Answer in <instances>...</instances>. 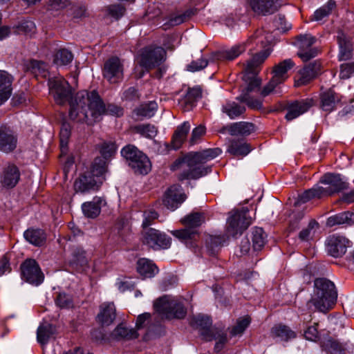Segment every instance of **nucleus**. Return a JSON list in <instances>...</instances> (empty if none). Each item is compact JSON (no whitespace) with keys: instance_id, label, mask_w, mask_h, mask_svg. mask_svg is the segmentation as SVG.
<instances>
[{"instance_id":"f257e3e1","label":"nucleus","mask_w":354,"mask_h":354,"mask_svg":"<svg viewBox=\"0 0 354 354\" xmlns=\"http://www.w3.org/2000/svg\"><path fill=\"white\" fill-rule=\"evenodd\" d=\"M105 113L120 116L122 109L113 105H109L106 109L95 91H82L77 93L75 98L71 102L69 117L76 122L92 125L99 121L101 115Z\"/></svg>"},{"instance_id":"f03ea898","label":"nucleus","mask_w":354,"mask_h":354,"mask_svg":"<svg viewBox=\"0 0 354 354\" xmlns=\"http://www.w3.org/2000/svg\"><path fill=\"white\" fill-rule=\"evenodd\" d=\"M269 55L270 50L268 49L261 50L259 53H256L251 59L248 61L245 68L243 80L246 86L237 99L245 103L251 109L260 110L263 108L262 101L254 98L251 95V93L259 91L261 80L257 76V68L265 61Z\"/></svg>"},{"instance_id":"7ed1b4c3","label":"nucleus","mask_w":354,"mask_h":354,"mask_svg":"<svg viewBox=\"0 0 354 354\" xmlns=\"http://www.w3.org/2000/svg\"><path fill=\"white\" fill-rule=\"evenodd\" d=\"M221 153L218 148L207 149L187 156L181 164L182 171L178 174L179 180L197 179L211 171L210 167L203 165L217 157Z\"/></svg>"},{"instance_id":"20e7f679","label":"nucleus","mask_w":354,"mask_h":354,"mask_svg":"<svg viewBox=\"0 0 354 354\" xmlns=\"http://www.w3.org/2000/svg\"><path fill=\"white\" fill-rule=\"evenodd\" d=\"M337 294L334 283L325 278H318L314 282V292L308 302V306L321 313H326L333 308Z\"/></svg>"},{"instance_id":"39448f33","label":"nucleus","mask_w":354,"mask_h":354,"mask_svg":"<svg viewBox=\"0 0 354 354\" xmlns=\"http://www.w3.org/2000/svg\"><path fill=\"white\" fill-rule=\"evenodd\" d=\"M154 310L166 319H183L187 314V310L181 299L163 296L155 301Z\"/></svg>"},{"instance_id":"423d86ee","label":"nucleus","mask_w":354,"mask_h":354,"mask_svg":"<svg viewBox=\"0 0 354 354\" xmlns=\"http://www.w3.org/2000/svg\"><path fill=\"white\" fill-rule=\"evenodd\" d=\"M49 93L53 96L55 102L60 105L64 104L66 102H71L73 100L72 97V89L68 82L62 77H56L48 80ZM71 109L69 110V111Z\"/></svg>"},{"instance_id":"0eeeda50","label":"nucleus","mask_w":354,"mask_h":354,"mask_svg":"<svg viewBox=\"0 0 354 354\" xmlns=\"http://www.w3.org/2000/svg\"><path fill=\"white\" fill-rule=\"evenodd\" d=\"M251 223L252 218L248 216V209L231 212L227 221V234L232 237L241 234Z\"/></svg>"},{"instance_id":"6e6552de","label":"nucleus","mask_w":354,"mask_h":354,"mask_svg":"<svg viewBox=\"0 0 354 354\" xmlns=\"http://www.w3.org/2000/svg\"><path fill=\"white\" fill-rule=\"evenodd\" d=\"M294 66L295 64L290 59H285L276 65L273 69L274 75L261 91V95L266 97L274 91L277 86L284 82L288 78V71Z\"/></svg>"},{"instance_id":"1a4fd4ad","label":"nucleus","mask_w":354,"mask_h":354,"mask_svg":"<svg viewBox=\"0 0 354 354\" xmlns=\"http://www.w3.org/2000/svg\"><path fill=\"white\" fill-rule=\"evenodd\" d=\"M166 57V51L162 47H147L140 55L139 64L141 67L149 71L159 66Z\"/></svg>"},{"instance_id":"9d476101","label":"nucleus","mask_w":354,"mask_h":354,"mask_svg":"<svg viewBox=\"0 0 354 354\" xmlns=\"http://www.w3.org/2000/svg\"><path fill=\"white\" fill-rule=\"evenodd\" d=\"M142 242L153 250L167 249L171 245V239L154 228H147L142 233Z\"/></svg>"},{"instance_id":"9b49d317","label":"nucleus","mask_w":354,"mask_h":354,"mask_svg":"<svg viewBox=\"0 0 354 354\" xmlns=\"http://www.w3.org/2000/svg\"><path fill=\"white\" fill-rule=\"evenodd\" d=\"M315 41V37L308 34L300 35L297 37L295 44L299 49L297 55L303 62H308L317 55L318 50L313 47Z\"/></svg>"},{"instance_id":"f8f14e48","label":"nucleus","mask_w":354,"mask_h":354,"mask_svg":"<svg viewBox=\"0 0 354 354\" xmlns=\"http://www.w3.org/2000/svg\"><path fill=\"white\" fill-rule=\"evenodd\" d=\"M21 270L22 278L30 284L39 286L44 281V275L35 259H26L21 265Z\"/></svg>"},{"instance_id":"ddd939ff","label":"nucleus","mask_w":354,"mask_h":354,"mask_svg":"<svg viewBox=\"0 0 354 354\" xmlns=\"http://www.w3.org/2000/svg\"><path fill=\"white\" fill-rule=\"evenodd\" d=\"M123 70V65L119 58L113 57L104 63L102 74L111 84H115L122 80Z\"/></svg>"},{"instance_id":"4468645a","label":"nucleus","mask_w":354,"mask_h":354,"mask_svg":"<svg viewBox=\"0 0 354 354\" xmlns=\"http://www.w3.org/2000/svg\"><path fill=\"white\" fill-rule=\"evenodd\" d=\"M320 182L328 185L324 188L326 196L339 192L347 189L348 186L339 174H326L321 178Z\"/></svg>"},{"instance_id":"2eb2a0df","label":"nucleus","mask_w":354,"mask_h":354,"mask_svg":"<svg viewBox=\"0 0 354 354\" xmlns=\"http://www.w3.org/2000/svg\"><path fill=\"white\" fill-rule=\"evenodd\" d=\"M186 196L179 185L170 187L165 194L164 205L171 210H175L185 200Z\"/></svg>"},{"instance_id":"dca6fc26","label":"nucleus","mask_w":354,"mask_h":354,"mask_svg":"<svg viewBox=\"0 0 354 354\" xmlns=\"http://www.w3.org/2000/svg\"><path fill=\"white\" fill-rule=\"evenodd\" d=\"M348 243V240L343 236H331L328 239V252L333 257H342L346 253Z\"/></svg>"},{"instance_id":"f3484780","label":"nucleus","mask_w":354,"mask_h":354,"mask_svg":"<svg viewBox=\"0 0 354 354\" xmlns=\"http://www.w3.org/2000/svg\"><path fill=\"white\" fill-rule=\"evenodd\" d=\"M321 71L320 62L315 61L302 68L298 73L295 80L297 86L308 84L315 78Z\"/></svg>"},{"instance_id":"a211bd4d","label":"nucleus","mask_w":354,"mask_h":354,"mask_svg":"<svg viewBox=\"0 0 354 354\" xmlns=\"http://www.w3.org/2000/svg\"><path fill=\"white\" fill-rule=\"evenodd\" d=\"M253 11L257 14L268 15L276 12L280 6L279 0H248Z\"/></svg>"},{"instance_id":"6ab92c4d","label":"nucleus","mask_w":354,"mask_h":354,"mask_svg":"<svg viewBox=\"0 0 354 354\" xmlns=\"http://www.w3.org/2000/svg\"><path fill=\"white\" fill-rule=\"evenodd\" d=\"M101 184L100 179L95 180L90 174L85 173L75 181L74 189L76 192L85 193L92 189H97Z\"/></svg>"},{"instance_id":"aec40b11","label":"nucleus","mask_w":354,"mask_h":354,"mask_svg":"<svg viewBox=\"0 0 354 354\" xmlns=\"http://www.w3.org/2000/svg\"><path fill=\"white\" fill-rule=\"evenodd\" d=\"M20 179V171L14 164H8L2 172L1 183L6 188H12Z\"/></svg>"},{"instance_id":"412c9836","label":"nucleus","mask_w":354,"mask_h":354,"mask_svg":"<svg viewBox=\"0 0 354 354\" xmlns=\"http://www.w3.org/2000/svg\"><path fill=\"white\" fill-rule=\"evenodd\" d=\"M313 104V100L306 99L302 101H296L286 107L287 113L286 119L292 120L306 112Z\"/></svg>"},{"instance_id":"4be33fe9","label":"nucleus","mask_w":354,"mask_h":354,"mask_svg":"<svg viewBox=\"0 0 354 354\" xmlns=\"http://www.w3.org/2000/svg\"><path fill=\"white\" fill-rule=\"evenodd\" d=\"M116 317L115 307L113 303H103L100 306L97 321L102 326H109L113 322Z\"/></svg>"},{"instance_id":"5701e85b","label":"nucleus","mask_w":354,"mask_h":354,"mask_svg":"<svg viewBox=\"0 0 354 354\" xmlns=\"http://www.w3.org/2000/svg\"><path fill=\"white\" fill-rule=\"evenodd\" d=\"M17 146V138L12 131L6 127H0V150L8 153L15 149Z\"/></svg>"},{"instance_id":"b1692460","label":"nucleus","mask_w":354,"mask_h":354,"mask_svg":"<svg viewBox=\"0 0 354 354\" xmlns=\"http://www.w3.org/2000/svg\"><path fill=\"white\" fill-rule=\"evenodd\" d=\"M337 41L339 48V60H347L350 59L353 51V44L350 37L339 30L337 32Z\"/></svg>"},{"instance_id":"393cba45","label":"nucleus","mask_w":354,"mask_h":354,"mask_svg":"<svg viewBox=\"0 0 354 354\" xmlns=\"http://www.w3.org/2000/svg\"><path fill=\"white\" fill-rule=\"evenodd\" d=\"M12 77L6 71L0 70V106L5 103L12 94Z\"/></svg>"},{"instance_id":"a878e982","label":"nucleus","mask_w":354,"mask_h":354,"mask_svg":"<svg viewBox=\"0 0 354 354\" xmlns=\"http://www.w3.org/2000/svg\"><path fill=\"white\" fill-rule=\"evenodd\" d=\"M227 131L231 136H247L254 131V124L248 122H239L227 126Z\"/></svg>"},{"instance_id":"bb28decb","label":"nucleus","mask_w":354,"mask_h":354,"mask_svg":"<svg viewBox=\"0 0 354 354\" xmlns=\"http://www.w3.org/2000/svg\"><path fill=\"white\" fill-rule=\"evenodd\" d=\"M137 271L145 278L154 277L158 272V267L149 259L142 258L137 261Z\"/></svg>"},{"instance_id":"cd10ccee","label":"nucleus","mask_w":354,"mask_h":354,"mask_svg":"<svg viewBox=\"0 0 354 354\" xmlns=\"http://www.w3.org/2000/svg\"><path fill=\"white\" fill-rule=\"evenodd\" d=\"M340 96L333 90L328 89L321 95L322 109L325 111H333L336 105L340 102Z\"/></svg>"},{"instance_id":"c85d7f7f","label":"nucleus","mask_w":354,"mask_h":354,"mask_svg":"<svg viewBox=\"0 0 354 354\" xmlns=\"http://www.w3.org/2000/svg\"><path fill=\"white\" fill-rule=\"evenodd\" d=\"M56 333L55 327L48 323L41 324L37 330V340L42 346L46 345Z\"/></svg>"},{"instance_id":"c756f323","label":"nucleus","mask_w":354,"mask_h":354,"mask_svg":"<svg viewBox=\"0 0 354 354\" xmlns=\"http://www.w3.org/2000/svg\"><path fill=\"white\" fill-rule=\"evenodd\" d=\"M129 167L136 174L146 175L151 171V165L148 157L142 153L137 159L132 160Z\"/></svg>"},{"instance_id":"7c9ffc66","label":"nucleus","mask_w":354,"mask_h":354,"mask_svg":"<svg viewBox=\"0 0 354 354\" xmlns=\"http://www.w3.org/2000/svg\"><path fill=\"white\" fill-rule=\"evenodd\" d=\"M251 150V146L243 140H232L227 148V151L235 156H245Z\"/></svg>"},{"instance_id":"2f4dec72","label":"nucleus","mask_w":354,"mask_h":354,"mask_svg":"<svg viewBox=\"0 0 354 354\" xmlns=\"http://www.w3.org/2000/svg\"><path fill=\"white\" fill-rule=\"evenodd\" d=\"M190 127L191 126L189 122H184L181 125L177 127L171 140V145L174 149L180 148L185 140L187 133L190 130Z\"/></svg>"},{"instance_id":"473e14b6","label":"nucleus","mask_w":354,"mask_h":354,"mask_svg":"<svg viewBox=\"0 0 354 354\" xmlns=\"http://www.w3.org/2000/svg\"><path fill=\"white\" fill-rule=\"evenodd\" d=\"M245 50V44L235 45L230 49L216 53L214 59L231 61L236 58Z\"/></svg>"},{"instance_id":"72a5a7b5","label":"nucleus","mask_w":354,"mask_h":354,"mask_svg":"<svg viewBox=\"0 0 354 354\" xmlns=\"http://www.w3.org/2000/svg\"><path fill=\"white\" fill-rule=\"evenodd\" d=\"M68 263L75 269H78L79 268L86 265L87 259L85 251L81 247H73L71 248V254Z\"/></svg>"},{"instance_id":"f704fd0d","label":"nucleus","mask_w":354,"mask_h":354,"mask_svg":"<svg viewBox=\"0 0 354 354\" xmlns=\"http://www.w3.org/2000/svg\"><path fill=\"white\" fill-rule=\"evenodd\" d=\"M25 239L35 246L42 245L46 239V234L40 229H28L24 233Z\"/></svg>"},{"instance_id":"c9c22d12","label":"nucleus","mask_w":354,"mask_h":354,"mask_svg":"<svg viewBox=\"0 0 354 354\" xmlns=\"http://www.w3.org/2000/svg\"><path fill=\"white\" fill-rule=\"evenodd\" d=\"M106 161L102 158H96L92 163L91 171L87 174H90L92 178L95 180L100 179L102 183L104 180V174L106 172Z\"/></svg>"},{"instance_id":"e433bc0d","label":"nucleus","mask_w":354,"mask_h":354,"mask_svg":"<svg viewBox=\"0 0 354 354\" xmlns=\"http://www.w3.org/2000/svg\"><path fill=\"white\" fill-rule=\"evenodd\" d=\"M326 223L329 227H333L335 225H353L354 224V213L348 211L335 214L330 216Z\"/></svg>"},{"instance_id":"4c0bfd02","label":"nucleus","mask_w":354,"mask_h":354,"mask_svg":"<svg viewBox=\"0 0 354 354\" xmlns=\"http://www.w3.org/2000/svg\"><path fill=\"white\" fill-rule=\"evenodd\" d=\"M205 221L203 212H192L181 219V223L187 227L196 230Z\"/></svg>"},{"instance_id":"58836bf2","label":"nucleus","mask_w":354,"mask_h":354,"mask_svg":"<svg viewBox=\"0 0 354 354\" xmlns=\"http://www.w3.org/2000/svg\"><path fill=\"white\" fill-rule=\"evenodd\" d=\"M102 201L101 198L95 197L92 201L84 203L82 207L84 215L88 218L97 217L100 213Z\"/></svg>"},{"instance_id":"ea45409f","label":"nucleus","mask_w":354,"mask_h":354,"mask_svg":"<svg viewBox=\"0 0 354 354\" xmlns=\"http://www.w3.org/2000/svg\"><path fill=\"white\" fill-rule=\"evenodd\" d=\"M207 332L205 330L202 333L203 338L206 341L216 340L214 349L216 352H219L227 342L226 334L218 329L211 334H207Z\"/></svg>"},{"instance_id":"a19ab883","label":"nucleus","mask_w":354,"mask_h":354,"mask_svg":"<svg viewBox=\"0 0 354 354\" xmlns=\"http://www.w3.org/2000/svg\"><path fill=\"white\" fill-rule=\"evenodd\" d=\"M157 109V104L155 102L142 104L135 109L133 113L137 119L149 118L153 116Z\"/></svg>"},{"instance_id":"79ce46f5","label":"nucleus","mask_w":354,"mask_h":354,"mask_svg":"<svg viewBox=\"0 0 354 354\" xmlns=\"http://www.w3.org/2000/svg\"><path fill=\"white\" fill-rule=\"evenodd\" d=\"M73 55L67 48H60L55 51L53 55V63L57 66H66L71 63Z\"/></svg>"},{"instance_id":"37998d69","label":"nucleus","mask_w":354,"mask_h":354,"mask_svg":"<svg viewBox=\"0 0 354 354\" xmlns=\"http://www.w3.org/2000/svg\"><path fill=\"white\" fill-rule=\"evenodd\" d=\"M273 337H279L283 341H288L296 337L295 331L286 325L279 324L274 326L271 330Z\"/></svg>"},{"instance_id":"c03bdc74","label":"nucleus","mask_w":354,"mask_h":354,"mask_svg":"<svg viewBox=\"0 0 354 354\" xmlns=\"http://www.w3.org/2000/svg\"><path fill=\"white\" fill-rule=\"evenodd\" d=\"M271 42V35L265 34L263 29L257 30L248 40L247 44H255L260 48H266Z\"/></svg>"},{"instance_id":"a18cd8bd","label":"nucleus","mask_w":354,"mask_h":354,"mask_svg":"<svg viewBox=\"0 0 354 354\" xmlns=\"http://www.w3.org/2000/svg\"><path fill=\"white\" fill-rule=\"evenodd\" d=\"M112 336L115 339H136L138 333L133 328H129L124 324H119L112 333Z\"/></svg>"},{"instance_id":"49530a36","label":"nucleus","mask_w":354,"mask_h":354,"mask_svg":"<svg viewBox=\"0 0 354 354\" xmlns=\"http://www.w3.org/2000/svg\"><path fill=\"white\" fill-rule=\"evenodd\" d=\"M326 196L324 187L315 186L311 189L306 190L303 194L299 196V201L305 203L313 198H320Z\"/></svg>"},{"instance_id":"de8ad7c7","label":"nucleus","mask_w":354,"mask_h":354,"mask_svg":"<svg viewBox=\"0 0 354 354\" xmlns=\"http://www.w3.org/2000/svg\"><path fill=\"white\" fill-rule=\"evenodd\" d=\"M222 111L230 119H234L245 111V108L235 102H227L222 106Z\"/></svg>"},{"instance_id":"09e8293b","label":"nucleus","mask_w":354,"mask_h":354,"mask_svg":"<svg viewBox=\"0 0 354 354\" xmlns=\"http://www.w3.org/2000/svg\"><path fill=\"white\" fill-rule=\"evenodd\" d=\"M27 70L35 76L46 77L48 73L47 64L41 61L30 60L26 65Z\"/></svg>"},{"instance_id":"8fccbe9b","label":"nucleus","mask_w":354,"mask_h":354,"mask_svg":"<svg viewBox=\"0 0 354 354\" xmlns=\"http://www.w3.org/2000/svg\"><path fill=\"white\" fill-rule=\"evenodd\" d=\"M201 97V91L199 88H193L189 89L184 98L182 100V104H184L185 110L192 109L197 100Z\"/></svg>"},{"instance_id":"3c124183","label":"nucleus","mask_w":354,"mask_h":354,"mask_svg":"<svg viewBox=\"0 0 354 354\" xmlns=\"http://www.w3.org/2000/svg\"><path fill=\"white\" fill-rule=\"evenodd\" d=\"M133 131L140 134L142 136L149 139H152L156 136L158 129L151 124H142L136 125L133 127Z\"/></svg>"},{"instance_id":"603ef678","label":"nucleus","mask_w":354,"mask_h":354,"mask_svg":"<svg viewBox=\"0 0 354 354\" xmlns=\"http://www.w3.org/2000/svg\"><path fill=\"white\" fill-rule=\"evenodd\" d=\"M266 234L261 227H256L252 232V245L254 250H260L266 242Z\"/></svg>"},{"instance_id":"864d4df0","label":"nucleus","mask_w":354,"mask_h":354,"mask_svg":"<svg viewBox=\"0 0 354 354\" xmlns=\"http://www.w3.org/2000/svg\"><path fill=\"white\" fill-rule=\"evenodd\" d=\"M318 229L319 223L315 220L312 219L308 223V226L299 232V238L303 241H308L313 239Z\"/></svg>"},{"instance_id":"5fc2aeb1","label":"nucleus","mask_w":354,"mask_h":354,"mask_svg":"<svg viewBox=\"0 0 354 354\" xmlns=\"http://www.w3.org/2000/svg\"><path fill=\"white\" fill-rule=\"evenodd\" d=\"M225 236H209L207 239V247L210 255H215L218 249L221 247L223 242L225 241Z\"/></svg>"},{"instance_id":"6e6d98bb","label":"nucleus","mask_w":354,"mask_h":354,"mask_svg":"<svg viewBox=\"0 0 354 354\" xmlns=\"http://www.w3.org/2000/svg\"><path fill=\"white\" fill-rule=\"evenodd\" d=\"M335 8V2L332 0L328 1L326 5L315 12L312 20L321 21L324 17L328 16Z\"/></svg>"},{"instance_id":"4d7b16f0","label":"nucleus","mask_w":354,"mask_h":354,"mask_svg":"<svg viewBox=\"0 0 354 354\" xmlns=\"http://www.w3.org/2000/svg\"><path fill=\"white\" fill-rule=\"evenodd\" d=\"M250 323V319L248 317H244L239 318L236 325H234L230 330V334L232 336L241 335L245 331L246 328Z\"/></svg>"},{"instance_id":"13d9d810","label":"nucleus","mask_w":354,"mask_h":354,"mask_svg":"<svg viewBox=\"0 0 354 354\" xmlns=\"http://www.w3.org/2000/svg\"><path fill=\"white\" fill-rule=\"evenodd\" d=\"M142 153V152L139 151L133 145H127L124 147L121 151L122 156L128 160L129 166L132 160L137 159L138 157Z\"/></svg>"},{"instance_id":"bf43d9fd","label":"nucleus","mask_w":354,"mask_h":354,"mask_svg":"<svg viewBox=\"0 0 354 354\" xmlns=\"http://www.w3.org/2000/svg\"><path fill=\"white\" fill-rule=\"evenodd\" d=\"M196 324L201 327V335H202V333L206 331L207 334H211L214 333L217 328H210L212 325V320L207 316L200 315L198 316L196 319Z\"/></svg>"},{"instance_id":"052dcab7","label":"nucleus","mask_w":354,"mask_h":354,"mask_svg":"<svg viewBox=\"0 0 354 354\" xmlns=\"http://www.w3.org/2000/svg\"><path fill=\"white\" fill-rule=\"evenodd\" d=\"M171 234L178 239L185 241L193 239L197 234V230L185 227V228L182 230L171 231Z\"/></svg>"},{"instance_id":"680f3d73","label":"nucleus","mask_w":354,"mask_h":354,"mask_svg":"<svg viewBox=\"0 0 354 354\" xmlns=\"http://www.w3.org/2000/svg\"><path fill=\"white\" fill-rule=\"evenodd\" d=\"M106 12L111 17L115 19H118L124 15L126 8L123 5L120 3L112 4L106 7Z\"/></svg>"},{"instance_id":"e2e57ef3","label":"nucleus","mask_w":354,"mask_h":354,"mask_svg":"<svg viewBox=\"0 0 354 354\" xmlns=\"http://www.w3.org/2000/svg\"><path fill=\"white\" fill-rule=\"evenodd\" d=\"M56 305L60 308H69L73 307V303L70 295L59 292L55 299Z\"/></svg>"},{"instance_id":"0e129e2a","label":"nucleus","mask_w":354,"mask_h":354,"mask_svg":"<svg viewBox=\"0 0 354 354\" xmlns=\"http://www.w3.org/2000/svg\"><path fill=\"white\" fill-rule=\"evenodd\" d=\"M116 151V145L113 142H104L100 147V152L103 156V159L111 157Z\"/></svg>"},{"instance_id":"69168bd1","label":"nucleus","mask_w":354,"mask_h":354,"mask_svg":"<svg viewBox=\"0 0 354 354\" xmlns=\"http://www.w3.org/2000/svg\"><path fill=\"white\" fill-rule=\"evenodd\" d=\"M354 74V62L342 64L340 66L339 77L346 80Z\"/></svg>"},{"instance_id":"338daca9","label":"nucleus","mask_w":354,"mask_h":354,"mask_svg":"<svg viewBox=\"0 0 354 354\" xmlns=\"http://www.w3.org/2000/svg\"><path fill=\"white\" fill-rule=\"evenodd\" d=\"M70 136V129L68 125L64 124L60 131V145L62 151L66 150L68 139Z\"/></svg>"},{"instance_id":"774afa93","label":"nucleus","mask_w":354,"mask_h":354,"mask_svg":"<svg viewBox=\"0 0 354 354\" xmlns=\"http://www.w3.org/2000/svg\"><path fill=\"white\" fill-rule=\"evenodd\" d=\"M206 132V128L204 125L200 124L199 126L194 128L192 132V136L190 138V142L192 144H195L199 140Z\"/></svg>"}]
</instances>
